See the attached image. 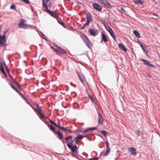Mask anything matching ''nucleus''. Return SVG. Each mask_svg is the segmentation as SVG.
I'll return each mask as SVG.
<instances>
[{
	"instance_id": "7",
	"label": "nucleus",
	"mask_w": 160,
	"mask_h": 160,
	"mask_svg": "<svg viewBox=\"0 0 160 160\" xmlns=\"http://www.w3.org/2000/svg\"><path fill=\"white\" fill-rule=\"evenodd\" d=\"M98 2L101 4L104 5L110 6V4L108 2V0H98Z\"/></svg>"
},
{
	"instance_id": "41",
	"label": "nucleus",
	"mask_w": 160,
	"mask_h": 160,
	"mask_svg": "<svg viewBox=\"0 0 160 160\" xmlns=\"http://www.w3.org/2000/svg\"><path fill=\"white\" fill-rule=\"evenodd\" d=\"M79 139H78L77 137L75 138V140L76 143H77L79 141Z\"/></svg>"
},
{
	"instance_id": "11",
	"label": "nucleus",
	"mask_w": 160,
	"mask_h": 160,
	"mask_svg": "<svg viewBox=\"0 0 160 160\" xmlns=\"http://www.w3.org/2000/svg\"><path fill=\"white\" fill-rule=\"evenodd\" d=\"M108 32L110 33V35L112 36V37L113 38V39L114 40H116V37L114 35V33L112 29L110 28H109L108 30Z\"/></svg>"
},
{
	"instance_id": "3",
	"label": "nucleus",
	"mask_w": 160,
	"mask_h": 160,
	"mask_svg": "<svg viewBox=\"0 0 160 160\" xmlns=\"http://www.w3.org/2000/svg\"><path fill=\"white\" fill-rule=\"evenodd\" d=\"M94 9L100 12L102 10V7L98 4L96 3H94L92 5Z\"/></svg>"
},
{
	"instance_id": "1",
	"label": "nucleus",
	"mask_w": 160,
	"mask_h": 160,
	"mask_svg": "<svg viewBox=\"0 0 160 160\" xmlns=\"http://www.w3.org/2000/svg\"><path fill=\"white\" fill-rule=\"evenodd\" d=\"M56 47L57 48L56 49L53 47L51 46V48L55 51L58 55H60L66 53V51L63 49L61 48L58 45H56Z\"/></svg>"
},
{
	"instance_id": "38",
	"label": "nucleus",
	"mask_w": 160,
	"mask_h": 160,
	"mask_svg": "<svg viewBox=\"0 0 160 160\" xmlns=\"http://www.w3.org/2000/svg\"><path fill=\"white\" fill-rule=\"evenodd\" d=\"M140 46H141V47L142 48V49H143V50L145 51V49L146 48L142 44H141L140 45Z\"/></svg>"
},
{
	"instance_id": "58",
	"label": "nucleus",
	"mask_w": 160,
	"mask_h": 160,
	"mask_svg": "<svg viewBox=\"0 0 160 160\" xmlns=\"http://www.w3.org/2000/svg\"><path fill=\"white\" fill-rule=\"evenodd\" d=\"M32 108H33V109L35 111H37V109H36V108H34L32 106Z\"/></svg>"
},
{
	"instance_id": "45",
	"label": "nucleus",
	"mask_w": 160,
	"mask_h": 160,
	"mask_svg": "<svg viewBox=\"0 0 160 160\" xmlns=\"http://www.w3.org/2000/svg\"><path fill=\"white\" fill-rule=\"evenodd\" d=\"M58 21L60 24H61L62 23V22L61 19H58Z\"/></svg>"
},
{
	"instance_id": "63",
	"label": "nucleus",
	"mask_w": 160,
	"mask_h": 160,
	"mask_svg": "<svg viewBox=\"0 0 160 160\" xmlns=\"http://www.w3.org/2000/svg\"><path fill=\"white\" fill-rule=\"evenodd\" d=\"M50 0H45L47 2H48Z\"/></svg>"
},
{
	"instance_id": "46",
	"label": "nucleus",
	"mask_w": 160,
	"mask_h": 160,
	"mask_svg": "<svg viewBox=\"0 0 160 160\" xmlns=\"http://www.w3.org/2000/svg\"><path fill=\"white\" fill-rule=\"evenodd\" d=\"M121 10L122 12H125V9L122 7L121 8Z\"/></svg>"
},
{
	"instance_id": "59",
	"label": "nucleus",
	"mask_w": 160,
	"mask_h": 160,
	"mask_svg": "<svg viewBox=\"0 0 160 160\" xmlns=\"http://www.w3.org/2000/svg\"><path fill=\"white\" fill-rule=\"evenodd\" d=\"M138 42V43L140 45L141 44H142L141 43V42H139V41Z\"/></svg>"
},
{
	"instance_id": "30",
	"label": "nucleus",
	"mask_w": 160,
	"mask_h": 160,
	"mask_svg": "<svg viewBox=\"0 0 160 160\" xmlns=\"http://www.w3.org/2000/svg\"><path fill=\"white\" fill-rule=\"evenodd\" d=\"M72 136H70L68 137L67 138H66L65 139V140L67 142H68L69 140V139H72Z\"/></svg>"
},
{
	"instance_id": "40",
	"label": "nucleus",
	"mask_w": 160,
	"mask_h": 160,
	"mask_svg": "<svg viewBox=\"0 0 160 160\" xmlns=\"http://www.w3.org/2000/svg\"><path fill=\"white\" fill-rule=\"evenodd\" d=\"M89 25L86 24V23L84 24L83 27L81 28V29H83L85 28L86 25Z\"/></svg>"
},
{
	"instance_id": "56",
	"label": "nucleus",
	"mask_w": 160,
	"mask_h": 160,
	"mask_svg": "<svg viewBox=\"0 0 160 160\" xmlns=\"http://www.w3.org/2000/svg\"><path fill=\"white\" fill-rule=\"evenodd\" d=\"M36 106L37 107V108H38L39 109H40L39 107V105L38 104H36Z\"/></svg>"
},
{
	"instance_id": "13",
	"label": "nucleus",
	"mask_w": 160,
	"mask_h": 160,
	"mask_svg": "<svg viewBox=\"0 0 160 160\" xmlns=\"http://www.w3.org/2000/svg\"><path fill=\"white\" fill-rule=\"evenodd\" d=\"M47 2H48L46 1L45 0H43L42 2V5L43 7L45 9L46 12L48 10L47 6Z\"/></svg>"
},
{
	"instance_id": "27",
	"label": "nucleus",
	"mask_w": 160,
	"mask_h": 160,
	"mask_svg": "<svg viewBox=\"0 0 160 160\" xmlns=\"http://www.w3.org/2000/svg\"><path fill=\"white\" fill-rule=\"evenodd\" d=\"M25 22V20L23 19H21L20 20V22L18 24H24Z\"/></svg>"
},
{
	"instance_id": "20",
	"label": "nucleus",
	"mask_w": 160,
	"mask_h": 160,
	"mask_svg": "<svg viewBox=\"0 0 160 160\" xmlns=\"http://www.w3.org/2000/svg\"><path fill=\"white\" fill-rule=\"evenodd\" d=\"M141 60L144 63V64L146 65H148L149 64V62L148 61L146 60L145 59H141Z\"/></svg>"
},
{
	"instance_id": "2",
	"label": "nucleus",
	"mask_w": 160,
	"mask_h": 160,
	"mask_svg": "<svg viewBox=\"0 0 160 160\" xmlns=\"http://www.w3.org/2000/svg\"><path fill=\"white\" fill-rule=\"evenodd\" d=\"M89 32L92 36H96L98 33V31L95 29L90 28L88 31Z\"/></svg>"
},
{
	"instance_id": "18",
	"label": "nucleus",
	"mask_w": 160,
	"mask_h": 160,
	"mask_svg": "<svg viewBox=\"0 0 160 160\" xmlns=\"http://www.w3.org/2000/svg\"><path fill=\"white\" fill-rule=\"evenodd\" d=\"M133 33L138 38L140 37V33H139L136 30H134Z\"/></svg>"
},
{
	"instance_id": "29",
	"label": "nucleus",
	"mask_w": 160,
	"mask_h": 160,
	"mask_svg": "<svg viewBox=\"0 0 160 160\" xmlns=\"http://www.w3.org/2000/svg\"><path fill=\"white\" fill-rule=\"evenodd\" d=\"M101 132L105 136H106L107 135V133L106 131L102 130Z\"/></svg>"
},
{
	"instance_id": "39",
	"label": "nucleus",
	"mask_w": 160,
	"mask_h": 160,
	"mask_svg": "<svg viewBox=\"0 0 160 160\" xmlns=\"http://www.w3.org/2000/svg\"><path fill=\"white\" fill-rule=\"evenodd\" d=\"M23 2H25L26 3L28 4L29 3V1L28 0H21Z\"/></svg>"
},
{
	"instance_id": "26",
	"label": "nucleus",
	"mask_w": 160,
	"mask_h": 160,
	"mask_svg": "<svg viewBox=\"0 0 160 160\" xmlns=\"http://www.w3.org/2000/svg\"><path fill=\"white\" fill-rule=\"evenodd\" d=\"M11 9H13L14 10H16V6L14 4H12L10 7Z\"/></svg>"
},
{
	"instance_id": "36",
	"label": "nucleus",
	"mask_w": 160,
	"mask_h": 160,
	"mask_svg": "<svg viewBox=\"0 0 160 160\" xmlns=\"http://www.w3.org/2000/svg\"><path fill=\"white\" fill-rule=\"evenodd\" d=\"M98 158H92L89 159V160H98Z\"/></svg>"
},
{
	"instance_id": "52",
	"label": "nucleus",
	"mask_w": 160,
	"mask_h": 160,
	"mask_svg": "<svg viewBox=\"0 0 160 160\" xmlns=\"http://www.w3.org/2000/svg\"><path fill=\"white\" fill-rule=\"evenodd\" d=\"M15 83L17 85L18 88H20V85L18 83L16 82H15Z\"/></svg>"
},
{
	"instance_id": "50",
	"label": "nucleus",
	"mask_w": 160,
	"mask_h": 160,
	"mask_svg": "<svg viewBox=\"0 0 160 160\" xmlns=\"http://www.w3.org/2000/svg\"><path fill=\"white\" fill-rule=\"evenodd\" d=\"M36 109H37V111L38 112V113L40 114V115L41 114V113H42L41 111L40 110H38L37 108H36Z\"/></svg>"
},
{
	"instance_id": "25",
	"label": "nucleus",
	"mask_w": 160,
	"mask_h": 160,
	"mask_svg": "<svg viewBox=\"0 0 160 160\" xmlns=\"http://www.w3.org/2000/svg\"><path fill=\"white\" fill-rule=\"evenodd\" d=\"M102 39L103 40H107V38L106 35L103 33H102Z\"/></svg>"
},
{
	"instance_id": "33",
	"label": "nucleus",
	"mask_w": 160,
	"mask_h": 160,
	"mask_svg": "<svg viewBox=\"0 0 160 160\" xmlns=\"http://www.w3.org/2000/svg\"><path fill=\"white\" fill-rule=\"evenodd\" d=\"M47 119H48V120H49L50 122L52 124H53L55 126H56V125L57 124L56 123H55L53 121H52L51 120H50V119H49V118H47Z\"/></svg>"
},
{
	"instance_id": "8",
	"label": "nucleus",
	"mask_w": 160,
	"mask_h": 160,
	"mask_svg": "<svg viewBox=\"0 0 160 160\" xmlns=\"http://www.w3.org/2000/svg\"><path fill=\"white\" fill-rule=\"evenodd\" d=\"M98 119L99 123L102 125L103 123V119L102 116L99 113H98Z\"/></svg>"
},
{
	"instance_id": "43",
	"label": "nucleus",
	"mask_w": 160,
	"mask_h": 160,
	"mask_svg": "<svg viewBox=\"0 0 160 160\" xmlns=\"http://www.w3.org/2000/svg\"><path fill=\"white\" fill-rule=\"evenodd\" d=\"M106 144L107 148H109V143H108V141H106Z\"/></svg>"
},
{
	"instance_id": "49",
	"label": "nucleus",
	"mask_w": 160,
	"mask_h": 160,
	"mask_svg": "<svg viewBox=\"0 0 160 160\" xmlns=\"http://www.w3.org/2000/svg\"><path fill=\"white\" fill-rule=\"evenodd\" d=\"M89 130V128L88 129H86L85 130H83V132L85 133V132H87Z\"/></svg>"
},
{
	"instance_id": "53",
	"label": "nucleus",
	"mask_w": 160,
	"mask_h": 160,
	"mask_svg": "<svg viewBox=\"0 0 160 160\" xmlns=\"http://www.w3.org/2000/svg\"><path fill=\"white\" fill-rule=\"evenodd\" d=\"M60 24L62 25L64 27L65 26H66V25H65V24L63 22L62 23Z\"/></svg>"
},
{
	"instance_id": "4",
	"label": "nucleus",
	"mask_w": 160,
	"mask_h": 160,
	"mask_svg": "<svg viewBox=\"0 0 160 160\" xmlns=\"http://www.w3.org/2000/svg\"><path fill=\"white\" fill-rule=\"evenodd\" d=\"M128 151L130 152L131 155L135 156L137 154L136 149L133 147H130L128 148Z\"/></svg>"
},
{
	"instance_id": "15",
	"label": "nucleus",
	"mask_w": 160,
	"mask_h": 160,
	"mask_svg": "<svg viewBox=\"0 0 160 160\" xmlns=\"http://www.w3.org/2000/svg\"><path fill=\"white\" fill-rule=\"evenodd\" d=\"M7 45L6 41H0V47H6Z\"/></svg>"
},
{
	"instance_id": "28",
	"label": "nucleus",
	"mask_w": 160,
	"mask_h": 160,
	"mask_svg": "<svg viewBox=\"0 0 160 160\" xmlns=\"http://www.w3.org/2000/svg\"><path fill=\"white\" fill-rule=\"evenodd\" d=\"M73 137H72V138L71 139H69L68 142V143H69V144H70V143H71V145H73L72 144V143H73L74 142V140H72Z\"/></svg>"
},
{
	"instance_id": "54",
	"label": "nucleus",
	"mask_w": 160,
	"mask_h": 160,
	"mask_svg": "<svg viewBox=\"0 0 160 160\" xmlns=\"http://www.w3.org/2000/svg\"><path fill=\"white\" fill-rule=\"evenodd\" d=\"M148 65L150 66L151 67H154V66L153 65L150 64V63H149V65Z\"/></svg>"
},
{
	"instance_id": "10",
	"label": "nucleus",
	"mask_w": 160,
	"mask_h": 160,
	"mask_svg": "<svg viewBox=\"0 0 160 160\" xmlns=\"http://www.w3.org/2000/svg\"><path fill=\"white\" fill-rule=\"evenodd\" d=\"M119 48L122 51L126 52L127 51V49L121 43H119L118 44Z\"/></svg>"
},
{
	"instance_id": "44",
	"label": "nucleus",
	"mask_w": 160,
	"mask_h": 160,
	"mask_svg": "<svg viewBox=\"0 0 160 160\" xmlns=\"http://www.w3.org/2000/svg\"><path fill=\"white\" fill-rule=\"evenodd\" d=\"M96 129H97V128L96 127L89 128V130H95Z\"/></svg>"
},
{
	"instance_id": "62",
	"label": "nucleus",
	"mask_w": 160,
	"mask_h": 160,
	"mask_svg": "<svg viewBox=\"0 0 160 160\" xmlns=\"http://www.w3.org/2000/svg\"><path fill=\"white\" fill-rule=\"evenodd\" d=\"M43 121L45 122V123H47V122H46L45 121H44V120H43Z\"/></svg>"
},
{
	"instance_id": "21",
	"label": "nucleus",
	"mask_w": 160,
	"mask_h": 160,
	"mask_svg": "<svg viewBox=\"0 0 160 160\" xmlns=\"http://www.w3.org/2000/svg\"><path fill=\"white\" fill-rule=\"evenodd\" d=\"M0 68H1V70L2 72L5 74H6V73L4 70V69L1 63L0 64Z\"/></svg>"
},
{
	"instance_id": "16",
	"label": "nucleus",
	"mask_w": 160,
	"mask_h": 160,
	"mask_svg": "<svg viewBox=\"0 0 160 160\" xmlns=\"http://www.w3.org/2000/svg\"><path fill=\"white\" fill-rule=\"evenodd\" d=\"M19 28L25 29L27 28V25L24 24H18Z\"/></svg>"
},
{
	"instance_id": "5",
	"label": "nucleus",
	"mask_w": 160,
	"mask_h": 160,
	"mask_svg": "<svg viewBox=\"0 0 160 160\" xmlns=\"http://www.w3.org/2000/svg\"><path fill=\"white\" fill-rule=\"evenodd\" d=\"M87 22L86 24L89 25L92 20V16L90 12L87 13Z\"/></svg>"
},
{
	"instance_id": "42",
	"label": "nucleus",
	"mask_w": 160,
	"mask_h": 160,
	"mask_svg": "<svg viewBox=\"0 0 160 160\" xmlns=\"http://www.w3.org/2000/svg\"><path fill=\"white\" fill-rule=\"evenodd\" d=\"M136 134L137 135L139 136H140V131H136L135 132Z\"/></svg>"
},
{
	"instance_id": "48",
	"label": "nucleus",
	"mask_w": 160,
	"mask_h": 160,
	"mask_svg": "<svg viewBox=\"0 0 160 160\" xmlns=\"http://www.w3.org/2000/svg\"><path fill=\"white\" fill-rule=\"evenodd\" d=\"M42 37L43 39L46 40V36L45 35H44L42 34Z\"/></svg>"
},
{
	"instance_id": "51",
	"label": "nucleus",
	"mask_w": 160,
	"mask_h": 160,
	"mask_svg": "<svg viewBox=\"0 0 160 160\" xmlns=\"http://www.w3.org/2000/svg\"><path fill=\"white\" fill-rule=\"evenodd\" d=\"M89 97L91 100L92 101L93 100V98L92 97V96H90V95H89Z\"/></svg>"
},
{
	"instance_id": "35",
	"label": "nucleus",
	"mask_w": 160,
	"mask_h": 160,
	"mask_svg": "<svg viewBox=\"0 0 160 160\" xmlns=\"http://www.w3.org/2000/svg\"><path fill=\"white\" fill-rule=\"evenodd\" d=\"M77 137L79 139H82L83 138V136L81 134L79 135Z\"/></svg>"
},
{
	"instance_id": "24",
	"label": "nucleus",
	"mask_w": 160,
	"mask_h": 160,
	"mask_svg": "<svg viewBox=\"0 0 160 160\" xmlns=\"http://www.w3.org/2000/svg\"><path fill=\"white\" fill-rule=\"evenodd\" d=\"M56 126L58 128L60 129L64 130L65 129V128L61 126L60 125L56 124Z\"/></svg>"
},
{
	"instance_id": "19",
	"label": "nucleus",
	"mask_w": 160,
	"mask_h": 160,
	"mask_svg": "<svg viewBox=\"0 0 160 160\" xmlns=\"http://www.w3.org/2000/svg\"><path fill=\"white\" fill-rule=\"evenodd\" d=\"M6 32L4 33L2 36L0 35V40H5L6 39L5 34Z\"/></svg>"
},
{
	"instance_id": "57",
	"label": "nucleus",
	"mask_w": 160,
	"mask_h": 160,
	"mask_svg": "<svg viewBox=\"0 0 160 160\" xmlns=\"http://www.w3.org/2000/svg\"><path fill=\"white\" fill-rule=\"evenodd\" d=\"M74 147L75 148L76 150H77V145H75V146H74Z\"/></svg>"
},
{
	"instance_id": "22",
	"label": "nucleus",
	"mask_w": 160,
	"mask_h": 160,
	"mask_svg": "<svg viewBox=\"0 0 160 160\" xmlns=\"http://www.w3.org/2000/svg\"><path fill=\"white\" fill-rule=\"evenodd\" d=\"M144 1L143 0H138L137 2L136 3V4H142L143 3Z\"/></svg>"
},
{
	"instance_id": "37",
	"label": "nucleus",
	"mask_w": 160,
	"mask_h": 160,
	"mask_svg": "<svg viewBox=\"0 0 160 160\" xmlns=\"http://www.w3.org/2000/svg\"><path fill=\"white\" fill-rule=\"evenodd\" d=\"M11 87L17 92H18V91L17 89L15 88L11 84H10Z\"/></svg>"
},
{
	"instance_id": "47",
	"label": "nucleus",
	"mask_w": 160,
	"mask_h": 160,
	"mask_svg": "<svg viewBox=\"0 0 160 160\" xmlns=\"http://www.w3.org/2000/svg\"><path fill=\"white\" fill-rule=\"evenodd\" d=\"M4 65L5 67L6 68V69L8 71V72L9 71L7 68V66L6 65V63L5 62H4Z\"/></svg>"
},
{
	"instance_id": "31",
	"label": "nucleus",
	"mask_w": 160,
	"mask_h": 160,
	"mask_svg": "<svg viewBox=\"0 0 160 160\" xmlns=\"http://www.w3.org/2000/svg\"><path fill=\"white\" fill-rule=\"evenodd\" d=\"M64 130L65 131H66V132H68V133H71L72 132V131L71 130L69 129H67L65 128V129H64Z\"/></svg>"
},
{
	"instance_id": "64",
	"label": "nucleus",
	"mask_w": 160,
	"mask_h": 160,
	"mask_svg": "<svg viewBox=\"0 0 160 160\" xmlns=\"http://www.w3.org/2000/svg\"><path fill=\"white\" fill-rule=\"evenodd\" d=\"M54 46H55V47H56V45H57V44H55V43H54Z\"/></svg>"
},
{
	"instance_id": "34",
	"label": "nucleus",
	"mask_w": 160,
	"mask_h": 160,
	"mask_svg": "<svg viewBox=\"0 0 160 160\" xmlns=\"http://www.w3.org/2000/svg\"><path fill=\"white\" fill-rule=\"evenodd\" d=\"M40 119H42V118H44H44H46V117H45L44 116V115H43V114L42 113H41V114H40Z\"/></svg>"
},
{
	"instance_id": "61",
	"label": "nucleus",
	"mask_w": 160,
	"mask_h": 160,
	"mask_svg": "<svg viewBox=\"0 0 160 160\" xmlns=\"http://www.w3.org/2000/svg\"><path fill=\"white\" fill-rule=\"evenodd\" d=\"M108 41H106V40H105V41H103V42H104V43H106Z\"/></svg>"
},
{
	"instance_id": "6",
	"label": "nucleus",
	"mask_w": 160,
	"mask_h": 160,
	"mask_svg": "<svg viewBox=\"0 0 160 160\" xmlns=\"http://www.w3.org/2000/svg\"><path fill=\"white\" fill-rule=\"evenodd\" d=\"M46 12L53 17L56 18H58V15L55 12L53 11L52 12L49 10H48Z\"/></svg>"
},
{
	"instance_id": "60",
	"label": "nucleus",
	"mask_w": 160,
	"mask_h": 160,
	"mask_svg": "<svg viewBox=\"0 0 160 160\" xmlns=\"http://www.w3.org/2000/svg\"><path fill=\"white\" fill-rule=\"evenodd\" d=\"M153 15H155V16H157V17H158V15H157V14H155V13H154V14H153Z\"/></svg>"
},
{
	"instance_id": "9",
	"label": "nucleus",
	"mask_w": 160,
	"mask_h": 160,
	"mask_svg": "<svg viewBox=\"0 0 160 160\" xmlns=\"http://www.w3.org/2000/svg\"><path fill=\"white\" fill-rule=\"evenodd\" d=\"M67 146L69 148L71 149V151L73 152L74 153L76 152V150L74 147V145H70L69 143L67 144Z\"/></svg>"
},
{
	"instance_id": "55",
	"label": "nucleus",
	"mask_w": 160,
	"mask_h": 160,
	"mask_svg": "<svg viewBox=\"0 0 160 160\" xmlns=\"http://www.w3.org/2000/svg\"><path fill=\"white\" fill-rule=\"evenodd\" d=\"M132 1L134 3L136 4V3L137 2L138 0H132Z\"/></svg>"
},
{
	"instance_id": "17",
	"label": "nucleus",
	"mask_w": 160,
	"mask_h": 160,
	"mask_svg": "<svg viewBox=\"0 0 160 160\" xmlns=\"http://www.w3.org/2000/svg\"><path fill=\"white\" fill-rule=\"evenodd\" d=\"M107 148V151L105 153H104L103 152H102V153H103V155L105 156H107L109 154V152L110 151V148Z\"/></svg>"
},
{
	"instance_id": "23",
	"label": "nucleus",
	"mask_w": 160,
	"mask_h": 160,
	"mask_svg": "<svg viewBox=\"0 0 160 160\" xmlns=\"http://www.w3.org/2000/svg\"><path fill=\"white\" fill-rule=\"evenodd\" d=\"M48 125L50 127L51 129L55 133H57V131L55 130V128L54 127L50 125V124H48Z\"/></svg>"
},
{
	"instance_id": "32",
	"label": "nucleus",
	"mask_w": 160,
	"mask_h": 160,
	"mask_svg": "<svg viewBox=\"0 0 160 160\" xmlns=\"http://www.w3.org/2000/svg\"><path fill=\"white\" fill-rule=\"evenodd\" d=\"M78 77H79V79H80V80H81V81L83 83V80H84L83 78V77H82V76H81L80 75H79L78 74Z\"/></svg>"
},
{
	"instance_id": "14",
	"label": "nucleus",
	"mask_w": 160,
	"mask_h": 160,
	"mask_svg": "<svg viewBox=\"0 0 160 160\" xmlns=\"http://www.w3.org/2000/svg\"><path fill=\"white\" fill-rule=\"evenodd\" d=\"M57 133H56V134H57L58 135V136L59 138L60 139H63V134L62 133L60 132L59 130H58L57 131Z\"/></svg>"
},
{
	"instance_id": "12",
	"label": "nucleus",
	"mask_w": 160,
	"mask_h": 160,
	"mask_svg": "<svg viewBox=\"0 0 160 160\" xmlns=\"http://www.w3.org/2000/svg\"><path fill=\"white\" fill-rule=\"evenodd\" d=\"M84 43L88 48L91 49L92 46V43L90 41H84Z\"/></svg>"
}]
</instances>
